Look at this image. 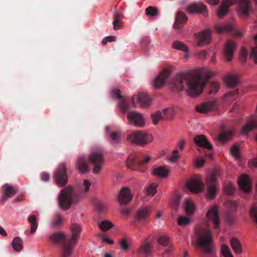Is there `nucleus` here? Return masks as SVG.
Segmentation results:
<instances>
[{
    "label": "nucleus",
    "mask_w": 257,
    "mask_h": 257,
    "mask_svg": "<svg viewBox=\"0 0 257 257\" xmlns=\"http://www.w3.org/2000/svg\"><path fill=\"white\" fill-rule=\"evenodd\" d=\"M145 13L148 17L154 18L158 15L159 11L156 8L150 6L146 8Z\"/></svg>",
    "instance_id": "obj_42"
},
{
    "label": "nucleus",
    "mask_w": 257,
    "mask_h": 257,
    "mask_svg": "<svg viewBox=\"0 0 257 257\" xmlns=\"http://www.w3.org/2000/svg\"><path fill=\"white\" fill-rule=\"evenodd\" d=\"M158 241L159 244L164 246H167L169 243L170 239L166 235H161L159 237Z\"/></svg>",
    "instance_id": "obj_53"
},
{
    "label": "nucleus",
    "mask_w": 257,
    "mask_h": 257,
    "mask_svg": "<svg viewBox=\"0 0 257 257\" xmlns=\"http://www.w3.org/2000/svg\"><path fill=\"white\" fill-rule=\"evenodd\" d=\"M90 162L94 165L93 173L98 174L102 169L104 159L103 155L101 150H96L92 151L89 156Z\"/></svg>",
    "instance_id": "obj_11"
},
{
    "label": "nucleus",
    "mask_w": 257,
    "mask_h": 257,
    "mask_svg": "<svg viewBox=\"0 0 257 257\" xmlns=\"http://www.w3.org/2000/svg\"><path fill=\"white\" fill-rule=\"evenodd\" d=\"M225 80L228 86L234 87L238 83V77L235 74H229L225 76Z\"/></svg>",
    "instance_id": "obj_31"
},
{
    "label": "nucleus",
    "mask_w": 257,
    "mask_h": 257,
    "mask_svg": "<svg viewBox=\"0 0 257 257\" xmlns=\"http://www.w3.org/2000/svg\"><path fill=\"white\" fill-rule=\"evenodd\" d=\"M169 172V170L165 167L160 166L155 168L153 171V174L159 178H166Z\"/></svg>",
    "instance_id": "obj_32"
},
{
    "label": "nucleus",
    "mask_w": 257,
    "mask_h": 257,
    "mask_svg": "<svg viewBox=\"0 0 257 257\" xmlns=\"http://www.w3.org/2000/svg\"><path fill=\"white\" fill-rule=\"evenodd\" d=\"M71 235L58 232L50 237V241L54 243H63L60 257H72L73 248L79 237L81 228L78 224H73L71 226Z\"/></svg>",
    "instance_id": "obj_3"
},
{
    "label": "nucleus",
    "mask_w": 257,
    "mask_h": 257,
    "mask_svg": "<svg viewBox=\"0 0 257 257\" xmlns=\"http://www.w3.org/2000/svg\"><path fill=\"white\" fill-rule=\"evenodd\" d=\"M187 20L188 19L185 14L182 12H178L174 24V28L176 29H181L183 27V24L187 21Z\"/></svg>",
    "instance_id": "obj_30"
},
{
    "label": "nucleus",
    "mask_w": 257,
    "mask_h": 257,
    "mask_svg": "<svg viewBox=\"0 0 257 257\" xmlns=\"http://www.w3.org/2000/svg\"><path fill=\"white\" fill-rule=\"evenodd\" d=\"M194 141L196 145L202 149H198L199 153H201L204 149H206L208 150L213 149V146L208 142L206 136L203 135H198L194 138Z\"/></svg>",
    "instance_id": "obj_19"
},
{
    "label": "nucleus",
    "mask_w": 257,
    "mask_h": 257,
    "mask_svg": "<svg viewBox=\"0 0 257 257\" xmlns=\"http://www.w3.org/2000/svg\"><path fill=\"white\" fill-rule=\"evenodd\" d=\"M22 239L17 236L14 238L12 241V247L16 251H20L23 249Z\"/></svg>",
    "instance_id": "obj_38"
},
{
    "label": "nucleus",
    "mask_w": 257,
    "mask_h": 257,
    "mask_svg": "<svg viewBox=\"0 0 257 257\" xmlns=\"http://www.w3.org/2000/svg\"><path fill=\"white\" fill-rule=\"evenodd\" d=\"M237 0H222L217 11V16L219 19L228 14L229 7L236 4Z\"/></svg>",
    "instance_id": "obj_21"
},
{
    "label": "nucleus",
    "mask_w": 257,
    "mask_h": 257,
    "mask_svg": "<svg viewBox=\"0 0 257 257\" xmlns=\"http://www.w3.org/2000/svg\"><path fill=\"white\" fill-rule=\"evenodd\" d=\"M195 231L197 246L201 253L207 257H216L213 237L210 226L208 224H199L196 226Z\"/></svg>",
    "instance_id": "obj_4"
},
{
    "label": "nucleus",
    "mask_w": 257,
    "mask_h": 257,
    "mask_svg": "<svg viewBox=\"0 0 257 257\" xmlns=\"http://www.w3.org/2000/svg\"><path fill=\"white\" fill-rule=\"evenodd\" d=\"M219 89V84L218 82H212L209 84V93L210 94H215Z\"/></svg>",
    "instance_id": "obj_45"
},
{
    "label": "nucleus",
    "mask_w": 257,
    "mask_h": 257,
    "mask_svg": "<svg viewBox=\"0 0 257 257\" xmlns=\"http://www.w3.org/2000/svg\"><path fill=\"white\" fill-rule=\"evenodd\" d=\"M249 214L253 221L257 225V204L254 203L251 207L249 211Z\"/></svg>",
    "instance_id": "obj_43"
},
{
    "label": "nucleus",
    "mask_w": 257,
    "mask_h": 257,
    "mask_svg": "<svg viewBox=\"0 0 257 257\" xmlns=\"http://www.w3.org/2000/svg\"><path fill=\"white\" fill-rule=\"evenodd\" d=\"M77 167L82 173H85L88 171L89 168L85 158L81 157L78 158L77 162Z\"/></svg>",
    "instance_id": "obj_33"
},
{
    "label": "nucleus",
    "mask_w": 257,
    "mask_h": 257,
    "mask_svg": "<svg viewBox=\"0 0 257 257\" xmlns=\"http://www.w3.org/2000/svg\"><path fill=\"white\" fill-rule=\"evenodd\" d=\"M232 131H223L219 135V139L221 141H225L228 140L232 135Z\"/></svg>",
    "instance_id": "obj_44"
},
{
    "label": "nucleus",
    "mask_w": 257,
    "mask_h": 257,
    "mask_svg": "<svg viewBox=\"0 0 257 257\" xmlns=\"http://www.w3.org/2000/svg\"><path fill=\"white\" fill-rule=\"evenodd\" d=\"M28 221L31 226L30 232L33 234L36 232L38 226L36 216L35 215H31L28 217Z\"/></svg>",
    "instance_id": "obj_35"
},
{
    "label": "nucleus",
    "mask_w": 257,
    "mask_h": 257,
    "mask_svg": "<svg viewBox=\"0 0 257 257\" xmlns=\"http://www.w3.org/2000/svg\"><path fill=\"white\" fill-rule=\"evenodd\" d=\"M239 15L242 17L249 16L251 9L252 5L250 0H239L237 5Z\"/></svg>",
    "instance_id": "obj_16"
},
{
    "label": "nucleus",
    "mask_w": 257,
    "mask_h": 257,
    "mask_svg": "<svg viewBox=\"0 0 257 257\" xmlns=\"http://www.w3.org/2000/svg\"><path fill=\"white\" fill-rule=\"evenodd\" d=\"M235 49L234 43L231 40H228L225 45L224 51V56L227 61H230L232 60Z\"/></svg>",
    "instance_id": "obj_26"
},
{
    "label": "nucleus",
    "mask_w": 257,
    "mask_h": 257,
    "mask_svg": "<svg viewBox=\"0 0 257 257\" xmlns=\"http://www.w3.org/2000/svg\"><path fill=\"white\" fill-rule=\"evenodd\" d=\"M230 245L235 253L239 254L242 252V248L237 239L232 238L230 241Z\"/></svg>",
    "instance_id": "obj_37"
},
{
    "label": "nucleus",
    "mask_w": 257,
    "mask_h": 257,
    "mask_svg": "<svg viewBox=\"0 0 257 257\" xmlns=\"http://www.w3.org/2000/svg\"><path fill=\"white\" fill-rule=\"evenodd\" d=\"M204 163L205 160L202 157H198L194 161L195 165L197 168H201L203 167Z\"/></svg>",
    "instance_id": "obj_55"
},
{
    "label": "nucleus",
    "mask_w": 257,
    "mask_h": 257,
    "mask_svg": "<svg viewBox=\"0 0 257 257\" xmlns=\"http://www.w3.org/2000/svg\"><path fill=\"white\" fill-rule=\"evenodd\" d=\"M256 128H257V118L255 116H252L249 122L242 126L241 133L246 135Z\"/></svg>",
    "instance_id": "obj_29"
},
{
    "label": "nucleus",
    "mask_w": 257,
    "mask_h": 257,
    "mask_svg": "<svg viewBox=\"0 0 257 257\" xmlns=\"http://www.w3.org/2000/svg\"><path fill=\"white\" fill-rule=\"evenodd\" d=\"M223 190L226 194L232 195L234 192L235 187L232 183L225 182L223 183Z\"/></svg>",
    "instance_id": "obj_41"
},
{
    "label": "nucleus",
    "mask_w": 257,
    "mask_h": 257,
    "mask_svg": "<svg viewBox=\"0 0 257 257\" xmlns=\"http://www.w3.org/2000/svg\"><path fill=\"white\" fill-rule=\"evenodd\" d=\"M187 188L191 192L199 193L204 190V185L202 181L198 178L188 181L186 184Z\"/></svg>",
    "instance_id": "obj_20"
},
{
    "label": "nucleus",
    "mask_w": 257,
    "mask_h": 257,
    "mask_svg": "<svg viewBox=\"0 0 257 257\" xmlns=\"http://www.w3.org/2000/svg\"><path fill=\"white\" fill-rule=\"evenodd\" d=\"M153 122L155 125L158 123L160 120L164 119L162 113L160 111H158L152 115Z\"/></svg>",
    "instance_id": "obj_46"
},
{
    "label": "nucleus",
    "mask_w": 257,
    "mask_h": 257,
    "mask_svg": "<svg viewBox=\"0 0 257 257\" xmlns=\"http://www.w3.org/2000/svg\"><path fill=\"white\" fill-rule=\"evenodd\" d=\"M113 22L112 24L113 25V29L115 30L119 29L121 27L122 18L121 14L118 12H115L113 13Z\"/></svg>",
    "instance_id": "obj_34"
},
{
    "label": "nucleus",
    "mask_w": 257,
    "mask_h": 257,
    "mask_svg": "<svg viewBox=\"0 0 257 257\" xmlns=\"http://www.w3.org/2000/svg\"><path fill=\"white\" fill-rule=\"evenodd\" d=\"M91 183L87 180H84L83 184L79 190V193H86L89 191Z\"/></svg>",
    "instance_id": "obj_52"
},
{
    "label": "nucleus",
    "mask_w": 257,
    "mask_h": 257,
    "mask_svg": "<svg viewBox=\"0 0 257 257\" xmlns=\"http://www.w3.org/2000/svg\"><path fill=\"white\" fill-rule=\"evenodd\" d=\"M113 226L112 223L108 220H104L99 224V227L104 231L110 229Z\"/></svg>",
    "instance_id": "obj_47"
},
{
    "label": "nucleus",
    "mask_w": 257,
    "mask_h": 257,
    "mask_svg": "<svg viewBox=\"0 0 257 257\" xmlns=\"http://www.w3.org/2000/svg\"><path fill=\"white\" fill-rule=\"evenodd\" d=\"M170 74L171 71L169 69H166L161 71L155 80L154 87L156 88H160L162 87L166 83V81L170 75Z\"/></svg>",
    "instance_id": "obj_22"
},
{
    "label": "nucleus",
    "mask_w": 257,
    "mask_h": 257,
    "mask_svg": "<svg viewBox=\"0 0 257 257\" xmlns=\"http://www.w3.org/2000/svg\"><path fill=\"white\" fill-rule=\"evenodd\" d=\"M179 158V156L178 154V151L174 150L173 152L172 155L170 157L169 160L171 162L174 163V162H176Z\"/></svg>",
    "instance_id": "obj_57"
},
{
    "label": "nucleus",
    "mask_w": 257,
    "mask_h": 257,
    "mask_svg": "<svg viewBox=\"0 0 257 257\" xmlns=\"http://www.w3.org/2000/svg\"><path fill=\"white\" fill-rule=\"evenodd\" d=\"M172 48L184 52H187L189 51L188 47L183 42L179 41L173 43Z\"/></svg>",
    "instance_id": "obj_39"
},
{
    "label": "nucleus",
    "mask_w": 257,
    "mask_h": 257,
    "mask_svg": "<svg viewBox=\"0 0 257 257\" xmlns=\"http://www.w3.org/2000/svg\"><path fill=\"white\" fill-rule=\"evenodd\" d=\"M211 31L210 30H205L199 33L197 36V45L201 46L203 45H207L211 41Z\"/></svg>",
    "instance_id": "obj_25"
},
{
    "label": "nucleus",
    "mask_w": 257,
    "mask_h": 257,
    "mask_svg": "<svg viewBox=\"0 0 257 257\" xmlns=\"http://www.w3.org/2000/svg\"><path fill=\"white\" fill-rule=\"evenodd\" d=\"M2 188V196L0 198V203L2 204H4L8 199L13 197L18 193L17 188L8 183L5 184Z\"/></svg>",
    "instance_id": "obj_13"
},
{
    "label": "nucleus",
    "mask_w": 257,
    "mask_h": 257,
    "mask_svg": "<svg viewBox=\"0 0 257 257\" xmlns=\"http://www.w3.org/2000/svg\"><path fill=\"white\" fill-rule=\"evenodd\" d=\"M71 235L58 232L50 237V241L54 243H63L60 257H72L73 248L79 237L81 228L78 224H73L71 226Z\"/></svg>",
    "instance_id": "obj_2"
},
{
    "label": "nucleus",
    "mask_w": 257,
    "mask_h": 257,
    "mask_svg": "<svg viewBox=\"0 0 257 257\" xmlns=\"http://www.w3.org/2000/svg\"><path fill=\"white\" fill-rule=\"evenodd\" d=\"M54 178L57 185L60 187L65 186L68 182L67 169L64 163L60 164L54 173Z\"/></svg>",
    "instance_id": "obj_9"
},
{
    "label": "nucleus",
    "mask_w": 257,
    "mask_h": 257,
    "mask_svg": "<svg viewBox=\"0 0 257 257\" xmlns=\"http://www.w3.org/2000/svg\"><path fill=\"white\" fill-rule=\"evenodd\" d=\"M219 176V171L216 170L206 179L205 182L208 187L207 197L210 199H212L215 196L216 193V185L218 183L217 178Z\"/></svg>",
    "instance_id": "obj_8"
},
{
    "label": "nucleus",
    "mask_w": 257,
    "mask_h": 257,
    "mask_svg": "<svg viewBox=\"0 0 257 257\" xmlns=\"http://www.w3.org/2000/svg\"><path fill=\"white\" fill-rule=\"evenodd\" d=\"M63 221V217L61 215H57L55 219L52 223V225L54 226H58L60 225Z\"/></svg>",
    "instance_id": "obj_56"
},
{
    "label": "nucleus",
    "mask_w": 257,
    "mask_h": 257,
    "mask_svg": "<svg viewBox=\"0 0 257 257\" xmlns=\"http://www.w3.org/2000/svg\"><path fill=\"white\" fill-rule=\"evenodd\" d=\"M151 159L149 156L142 157L139 154H131L127 160V167L133 170L144 172V168L140 169L139 167L143 164H147Z\"/></svg>",
    "instance_id": "obj_7"
},
{
    "label": "nucleus",
    "mask_w": 257,
    "mask_h": 257,
    "mask_svg": "<svg viewBox=\"0 0 257 257\" xmlns=\"http://www.w3.org/2000/svg\"><path fill=\"white\" fill-rule=\"evenodd\" d=\"M238 94V91L237 90H234L232 91H230L225 94V96L226 98H229L234 96Z\"/></svg>",
    "instance_id": "obj_63"
},
{
    "label": "nucleus",
    "mask_w": 257,
    "mask_h": 257,
    "mask_svg": "<svg viewBox=\"0 0 257 257\" xmlns=\"http://www.w3.org/2000/svg\"><path fill=\"white\" fill-rule=\"evenodd\" d=\"M109 136L112 145L117 144L120 142V135L118 133L112 132L110 133Z\"/></svg>",
    "instance_id": "obj_48"
},
{
    "label": "nucleus",
    "mask_w": 257,
    "mask_h": 257,
    "mask_svg": "<svg viewBox=\"0 0 257 257\" xmlns=\"http://www.w3.org/2000/svg\"><path fill=\"white\" fill-rule=\"evenodd\" d=\"M121 111L125 113L128 111L127 119L130 124L141 127L144 125V119L142 114L135 111H129L130 105L127 102L122 99L119 103Z\"/></svg>",
    "instance_id": "obj_6"
},
{
    "label": "nucleus",
    "mask_w": 257,
    "mask_h": 257,
    "mask_svg": "<svg viewBox=\"0 0 257 257\" xmlns=\"http://www.w3.org/2000/svg\"><path fill=\"white\" fill-rule=\"evenodd\" d=\"M187 11L190 13H201L205 16H207L208 15L206 6L202 3L191 5L187 8Z\"/></svg>",
    "instance_id": "obj_24"
},
{
    "label": "nucleus",
    "mask_w": 257,
    "mask_h": 257,
    "mask_svg": "<svg viewBox=\"0 0 257 257\" xmlns=\"http://www.w3.org/2000/svg\"><path fill=\"white\" fill-rule=\"evenodd\" d=\"M239 149L236 146H233L231 149V155L234 156L236 159H238L239 156L238 154Z\"/></svg>",
    "instance_id": "obj_59"
},
{
    "label": "nucleus",
    "mask_w": 257,
    "mask_h": 257,
    "mask_svg": "<svg viewBox=\"0 0 257 257\" xmlns=\"http://www.w3.org/2000/svg\"><path fill=\"white\" fill-rule=\"evenodd\" d=\"M184 209L188 215H192L193 214L195 211V206L192 200L189 199L186 200Z\"/></svg>",
    "instance_id": "obj_36"
},
{
    "label": "nucleus",
    "mask_w": 257,
    "mask_h": 257,
    "mask_svg": "<svg viewBox=\"0 0 257 257\" xmlns=\"http://www.w3.org/2000/svg\"><path fill=\"white\" fill-rule=\"evenodd\" d=\"M215 30L216 32L219 34L229 33L237 37H240L242 35V33L240 31L229 24L223 25H217L215 26Z\"/></svg>",
    "instance_id": "obj_18"
},
{
    "label": "nucleus",
    "mask_w": 257,
    "mask_h": 257,
    "mask_svg": "<svg viewBox=\"0 0 257 257\" xmlns=\"http://www.w3.org/2000/svg\"><path fill=\"white\" fill-rule=\"evenodd\" d=\"M133 195L128 188H123L120 191L118 200L121 205L128 204L132 199Z\"/></svg>",
    "instance_id": "obj_23"
},
{
    "label": "nucleus",
    "mask_w": 257,
    "mask_h": 257,
    "mask_svg": "<svg viewBox=\"0 0 257 257\" xmlns=\"http://www.w3.org/2000/svg\"><path fill=\"white\" fill-rule=\"evenodd\" d=\"M152 99L148 94L140 92L137 95H134L131 99V102L133 105L136 106L139 103L142 107H147L151 105Z\"/></svg>",
    "instance_id": "obj_12"
},
{
    "label": "nucleus",
    "mask_w": 257,
    "mask_h": 257,
    "mask_svg": "<svg viewBox=\"0 0 257 257\" xmlns=\"http://www.w3.org/2000/svg\"><path fill=\"white\" fill-rule=\"evenodd\" d=\"M120 246L123 249V250H127L129 249L128 245L127 243V241L125 238H122L119 241Z\"/></svg>",
    "instance_id": "obj_60"
},
{
    "label": "nucleus",
    "mask_w": 257,
    "mask_h": 257,
    "mask_svg": "<svg viewBox=\"0 0 257 257\" xmlns=\"http://www.w3.org/2000/svg\"><path fill=\"white\" fill-rule=\"evenodd\" d=\"M239 188L245 192L250 191L251 188V182L249 177L246 175L241 176L238 181Z\"/></svg>",
    "instance_id": "obj_28"
},
{
    "label": "nucleus",
    "mask_w": 257,
    "mask_h": 257,
    "mask_svg": "<svg viewBox=\"0 0 257 257\" xmlns=\"http://www.w3.org/2000/svg\"><path fill=\"white\" fill-rule=\"evenodd\" d=\"M247 55V51L245 49L242 48L239 57L240 60L242 63H244L246 62Z\"/></svg>",
    "instance_id": "obj_58"
},
{
    "label": "nucleus",
    "mask_w": 257,
    "mask_h": 257,
    "mask_svg": "<svg viewBox=\"0 0 257 257\" xmlns=\"http://www.w3.org/2000/svg\"><path fill=\"white\" fill-rule=\"evenodd\" d=\"M97 209L100 212H103L105 209V205L101 202H98L96 204Z\"/></svg>",
    "instance_id": "obj_62"
},
{
    "label": "nucleus",
    "mask_w": 257,
    "mask_h": 257,
    "mask_svg": "<svg viewBox=\"0 0 257 257\" xmlns=\"http://www.w3.org/2000/svg\"><path fill=\"white\" fill-rule=\"evenodd\" d=\"M50 174L47 172H42L41 174V180L45 182L49 181L50 180Z\"/></svg>",
    "instance_id": "obj_61"
},
{
    "label": "nucleus",
    "mask_w": 257,
    "mask_h": 257,
    "mask_svg": "<svg viewBox=\"0 0 257 257\" xmlns=\"http://www.w3.org/2000/svg\"><path fill=\"white\" fill-rule=\"evenodd\" d=\"M215 74V72L208 70L203 72L202 76L196 71L188 73L181 72L172 79L170 82V86L173 91H182L185 89L191 96H198L201 93L203 88L209 79Z\"/></svg>",
    "instance_id": "obj_1"
},
{
    "label": "nucleus",
    "mask_w": 257,
    "mask_h": 257,
    "mask_svg": "<svg viewBox=\"0 0 257 257\" xmlns=\"http://www.w3.org/2000/svg\"><path fill=\"white\" fill-rule=\"evenodd\" d=\"M206 217L208 221L212 223L213 228L218 232L220 221L217 207L215 206H212L208 210Z\"/></svg>",
    "instance_id": "obj_14"
},
{
    "label": "nucleus",
    "mask_w": 257,
    "mask_h": 257,
    "mask_svg": "<svg viewBox=\"0 0 257 257\" xmlns=\"http://www.w3.org/2000/svg\"><path fill=\"white\" fill-rule=\"evenodd\" d=\"M253 40L256 47L252 48L251 55L256 60L255 63H257V34L253 36Z\"/></svg>",
    "instance_id": "obj_51"
},
{
    "label": "nucleus",
    "mask_w": 257,
    "mask_h": 257,
    "mask_svg": "<svg viewBox=\"0 0 257 257\" xmlns=\"http://www.w3.org/2000/svg\"><path fill=\"white\" fill-rule=\"evenodd\" d=\"M190 222V219L184 216H181L178 218V224L180 226H185L189 224Z\"/></svg>",
    "instance_id": "obj_49"
},
{
    "label": "nucleus",
    "mask_w": 257,
    "mask_h": 257,
    "mask_svg": "<svg viewBox=\"0 0 257 257\" xmlns=\"http://www.w3.org/2000/svg\"><path fill=\"white\" fill-rule=\"evenodd\" d=\"M215 107V101H209L202 103L196 106V110L197 112L202 113H207L212 110Z\"/></svg>",
    "instance_id": "obj_27"
},
{
    "label": "nucleus",
    "mask_w": 257,
    "mask_h": 257,
    "mask_svg": "<svg viewBox=\"0 0 257 257\" xmlns=\"http://www.w3.org/2000/svg\"><path fill=\"white\" fill-rule=\"evenodd\" d=\"M164 113V120L172 119L175 115V112L174 109L172 107H168L163 110Z\"/></svg>",
    "instance_id": "obj_40"
},
{
    "label": "nucleus",
    "mask_w": 257,
    "mask_h": 257,
    "mask_svg": "<svg viewBox=\"0 0 257 257\" xmlns=\"http://www.w3.org/2000/svg\"><path fill=\"white\" fill-rule=\"evenodd\" d=\"M78 195V189L76 188L67 186L62 189L58 198L60 207L64 210H68L76 201Z\"/></svg>",
    "instance_id": "obj_5"
},
{
    "label": "nucleus",
    "mask_w": 257,
    "mask_h": 257,
    "mask_svg": "<svg viewBox=\"0 0 257 257\" xmlns=\"http://www.w3.org/2000/svg\"><path fill=\"white\" fill-rule=\"evenodd\" d=\"M102 240L103 241L107 243L108 244H113L114 242L112 240L109 239L108 238L106 237L104 235H102Z\"/></svg>",
    "instance_id": "obj_64"
},
{
    "label": "nucleus",
    "mask_w": 257,
    "mask_h": 257,
    "mask_svg": "<svg viewBox=\"0 0 257 257\" xmlns=\"http://www.w3.org/2000/svg\"><path fill=\"white\" fill-rule=\"evenodd\" d=\"M152 136L143 131H136L130 134L127 140L131 142L138 144L145 145L152 140Z\"/></svg>",
    "instance_id": "obj_10"
},
{
    "label": "nucleus",
    "mask_w": 257,
    "mask_h": 257,
    "mask_svg": "<svg viewBox=\"0 0 257 257\" xmlns=\"http://www.w3.org/2000/svg\"><path fill=\"white\" fill-rule=\"evenodd\" d=\"M157 187V185L156 184H151L147 188V191L148 194L151 196L154 195L156 193Z\"/></svg>",
    "instance_id": "obj_54"
},
{
    "label": "nucleus",
    "mask_w": 257,
    "mask_h": 257,
    "mask_svg": "<svg viewBox=\"0 0 257 257\" xmlns=\"http://www.w3.org/2000/svg\"><path fill=\"white\" fill-rule=\"evenodd\" d=\"M151 214V209L149 207H142L136 212L135 219L137 221L141 223H145L149 218Z\"/></svg>",
    "instance_id": "obj_17"
},
{
    "label": "nucleus",
    "mask_w": 257,
    "mask_h": 257,
    "mask_svg": "<svg viewBox=\"0 0 257 257\" xmlns=\"http://www.w3.org/2000/svg\"><path fill=\"white\" fill-rule=\"evenodd\" d=\"M153 247L152 240L148 237L141 243L137 252L144 257H148L151 255Z\"/></svg>",
    "instance_id": "obj_15"
},
{
    "label": "nucleus",
    "mask_w": 257,
    "mask_h": 257,
    "mask_svg": "<svg viewBox=\"0 0 257 257\" xmlns=\"http://www.w3.org/2000/svg\"><path fill=\"white\" fill-rule=\"evenodd\" d=\"M221 252L224 257H233V255L228 246L225 244L221 245Z\"/></svg>",
    "instance_id": "obj_50"
}]
</instances>
